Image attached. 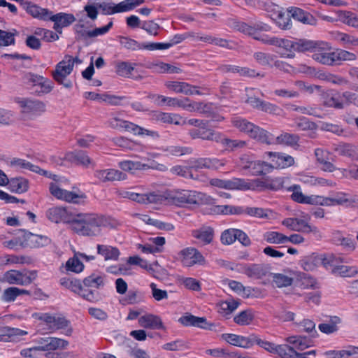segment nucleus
<instances>
[{"label":"nucleus","mask_w":358,"mask_h":358,"mask_svg":"<svg viewBox=\"0 0 358 358\" xmlns=\"http://www.w3.org/2000/svg\"><path fill=\"white\" fill-rule=\"evenodd\" d=\"M211 211L217 215H241L242 207L231 205H216L212 208Z\"/></svg>","instance_id":"obj_43"},{"label":"nucleus","mask_w":358,"mask_h":358,"mask_svg":"<svg viewBox=\"0 0 358 358\" xmlns=\"http://www.w3.org/2000/svg\"><path fill=\"white\" fill-rule=\"evenodd\" d=\"M57 329H63V333L66 336H71L73 331L71 327L69 326V321H67L64 317L55 316V322L52 331H55Z\"/></svg>","instance_id":"obj_56"},{"label":"nucleus","mask_w":358,"mask_h":358,"mask_svg":"<svg viewBox=\"0 0 358 358\" xmlns=\"http://www.w3.org/2000/svg\"><path fill=\"white\" fill-rule=\"evenodd\" d=\"M192 236L201 245H206L212 243L214 238V230L212 227L203 226L192 231Z\"/></svg>","instance_id":"obj_24"},{"label":"nucleus","mask_w":358,"mask_h":358,"mask_svg":"<svg viewBox=\"0 0 358 358\" xmlns=\"http://www.w3.org/2000/svg\"><path fill=\"white\" fill-rule=\"evenodd\" d=\"M8 189L13 193L22 194L29 189V182L24 178H13L9 179Z\"/></svg>","instance_id":"obj_33"},{"label":"nucleus","mask_w":358,"mask_h":358,"mask_svg":"<svg viewBox=\"0 0 358 358\" xmlns=\"http://www.w3.org/2000/svg\"><path fill=\"white\" fill-rule=\"evenodd\" d=\"M23 9L33 17L43 20H48L50 12L48 9L41 8L30 1L22 2Z\"/></svg>","instance_id":"obj_28"},{"label":"nucleus","mask_w":358,"mask_h":358,"mask_svg":"<svg viewBox=\"0 0 358 358\" xmlns=\"http://www.w3.org/2000/svg\"><path fill=\"white\" fill-rule=\"evenodd\" d=\"M140 219L145 222V224L153 225L156 227L157 229L161 230H165L167 231H173L174 229V226L171 223H166L161 222L157 220H154L149 217L146 215H142L140 216Z\"/></svg>","instance_id":"obj_50"},{"label":"nucleus","mask_w":358,"mask_h":358,"mask_svg":"<svg viewBox=\"0 0 358 358\" xmlns=\"http://www.w3.org/2000/svg\"><path fill=\"white\" fill-rule=\"evenodd\" d=\"M238 306V303L234 300L222 301L219 303V312L224 315H227L235 310Z\"/></svg>","instance_id":"obj_57"},{"label":"nucleus","mask_w":358,"mask_h":358,"mask_svg":"<svg viewBox=\"0 0 358 358\" xmlns=\"http://www.w3.org/2000/svg\"><path fill=\"white\" fill-rule=\"evenodd\" d=\"M238 182H240V178H233L231 180L214 178L210 180V184L212 186L229 190H238Z\"/></svg>","instance_id":"obj_42"},{"label":"nucleus","mask_w":358,"mask_h":358,"mask_svg":"<svg viewBox=\"0 0 358 358\" xmlns=\"http://www.w3.org/2000/svg\"><path fill=\"white\" fill-rule=\"evenodd\" d=\"M288 189L292 192L291 198L292 200L297 203L327 207V196L318 194L306 195L303 193L299 185H294L289 187Z\"/></svg>","instance_id":"obj_8"},{"label":"nucleus","mask_w":358,"mask_h":358,"mask_svg":"<svg viewBox=\"0 0 358 358\" xmlns=\"http://www.w3.org/2000/svg\"><path fill=\"white\" fill-rule=\"evenodd\" d=\"M310 216L304 212H301L294 217H288L282 221V224L287 229L298 232L313 233L317 234L319 233L318 229L309 224Z\"/></svg>","instance_id":"obj_6"},{"label":"nucleus","mask_w":358,"mask_h":358,"mask_svg":"<svg viewBox=\"0 0 358 358\" xmlns=\"http://www.w3.org/2000/svg\"><path fill=\"white\" fill-rule=\"evenodd\" d=\"M119 166L125 171H133L135 170H144L148 169H156L160 171H166L168 170V167L166 165L155 162H150V164H145L138 162L123 161L120 162Z\"/></svg>","instance_id":"obj_19"},{"label":"nucleus","mask_w":358,"mask_h":358,"mask_svg":"<svg viewBox=\"0 0 358 358\" xmlns=\"http://www.w3.org/2000/svg\"><path fill=\"white\" fill-rule=\"evenodd\" d=\"M95 177L102 182H113L124 180V173L113 169L98 170L95 172Z\"/></svg>","instance_id":"obj_29"},{"label":"nucleus","mask_w":358,"mask_h":358,"mask_svg":"<svg viewBox=\"0 0 358 358\" xmlns=\"http://www.w3.org/2000/svg\"><path fill=\"white\" fill-rule=\"evenodd\" d=\"M134 66V64L127 62L118 63L116 65V73L121 76L128 77L131 74Z\"/></svg>","instance_id":"obj_64"},{"label":"nucleus","mask_w":358,"mask_h":358,"mask_svg":"<svg viewBox=\"0 0 358 358\" xmlns=\"http://www.w3.org/2000/svg\"><path fill=\"white\" fill-rule=\"evenodd\" d=\"M159 105H166L173 107H182L187 110H194L196 107L194 104L186 103L182 100H179L176 98L166 97L164 96H157L155 100Z\"/></svg>","instance_id":"obj_31"},{"label":"nucleus","mask_w":358,"mask_h":358,"mask_svg":"<svg viewBox=\"0 0 358 358\" xmlns=\"http://www.w3.org/2000/svg\"><path fill=\"white\" fill-rule=\"evenodd\" d=\"M294 350L287 345H275L273 355L281 358H292Z\"/></svg>","instance_id":"obj_60"},{"label":"nucleus","mask_w":358,"mask_h":358,"mask_svg":"<svg viewBox=\"0 0 358 358\" xmlns=\"http://www.w3.org/2000/svg\"><path fill=\"white\" fill-rule=\"evenodd\" d=\"M127 263L131 265H138L148 272L153 271L152 265L150 264L145 259H142L138 255L129 257Z\"/></svg>","instance_id":"obj_62"},{"label":"nucleus","mask_w":358,"mask_h":358,"mask_svg":"<svg viewBox=\"0 0 358 358\" xmlns=\"http://www.w3.org/2000/svg\"><path fill=\"white\" fill-rule=\"evenodd\" d=\"M334 51L330 43L323 41H317L312 57L314 60L322 64L332 65L334 64Z\"/></svg>","instance_id":"obj_9"},{"label":"nucleus","mask_w":358,"mask_h":358,"mask_svg":"<svg viewBox=\"0 0 358 358\" xmlns=\"http://www.w3.org/2000/svg\"><path fill=\"white\" fill-rule=\"evenodd\" d=\"M341 320L338 317L333 316L331 317L328 321L320 324L318 329L324 334H333L338 329V325L341 324Z\"/></svg>","instance_id":"obj_41"},{"label":"nucleus","mask_w":358,"mask_h":358,"mask_svg":"<svg viewBox=\"0 0 358 358\" xmlns=\"http://www.w3.org/2000/svg\"><path fill=\"white\" fill-rule=\"evenodd\" d=\"M334 150L340 155L358 160V148L350 144H338Z\"/></svg>","instance_id":"obj_37"},{"label":"nucleus","mask_w":358,"mask_h":358,"mask_svg":"<svg viewBox=\"0 0 358 358\" xmlns=\"http://www.w3.org/2000/svg\"><path fill=\"white\" fill-rule=\"evenodd\" d=\"M36 278L34 271H19L10 270L4 273L3 281L9 284L25 285L31 283Z\"/></svg>","instance_id":"obj_12"},{"label":"nucleus","mask_w":358,"mask_h":358,"mask_svg":"<svg viewBox=\"0 0 358 358\" xmlns=\"http://www.w3.org/2000/svg\"><path fill=\"white\" fill-rule=\"evenodd\" d=\"M166 88L176 93H182L187 95L199 94V92L196 87L184 82L168 81L165 83Z\"/></svg>","instance_id":"obj_27"},{"label":"nucleus","mask_w":358,"mask_h":358,"mask_svg":"<svg viewBox=\"0 0 358 358\" xmlns=\"http://www.w3.org/2000/svg\"><path fill=\"white\" fill-rule=\"evenodd\" d=\"M275 10V12L272 15V19L280 28L283 29H288L290 26V20L288 15H285L278 6H276Z\"/></svg>","instance_id":"obj_46"},{"label":"nucleus","mask_w":358,"mask_h":358,"mask_svg":"<svg viewBox=\"0 0 358 358\" xmlns=\"http://www.w3.org/2000/svg\"><path fill=\"white\" fill-rule=\"evenodd\" d=\"M268 43L278 48V52L283 57L292 58L294 56V40L272 37Z\"/></svg>","instance_id":"obj_17"},{"label":"nucleus","mask_w":358,"mask_h":358,"mask_svg":"<svg viewBox=\"0 0 358 358\" xmlns=\"http://www.w3.org/2000/svg\"><path fill=\"white\" fill-rule=\"evenodd\" d=\"M144 0H124L115 4L116 11L117 13L128 12L142 4Z\"/></svg>","instance_id":"obj_51"},{"label":"nucleus","mask_w":358,"mask_h":358,"mask_svg":"<svg viewBox=\"0 0 358 358\" xmlns=\"http://www.w3.org/2000/svg\"><path fill=\"white\" fill-rule=\"evenodd\" d=\"M185 190H175L166 192L167 205L182 206L185 205Z\"/></svg>","instance_id":"obj_47"},{"label":"nucleus","mask_w":358,"mask_h":358,"mask_svg":"<svg viewBox=\"0 0 358 358\" xmlns=\"http://www.w3.org/2000/svg\"><path fill=\"white\" fill-rule=\"evenodd\" d=\"M334 64L339 62H352L357 59V55L351 52L338 49L334 51Z\"/></svg>","instance_id":"obj_53"},{"label":"nucleus","mask_w":358,"mask_h":358,"mask_svg":"<svg viewBox=\"0 0 358 358\" xmlns=\"http://www.w3.org/2000/svg\"><path fill=\"white\" fill-rule=\"evenodd\" d=\"M253 319V313L250 310H246L237 314L234 317V321L238 325L246 326L250 324Z\"/></svg>","instance_id":"obj_55"},{"label":"nucleus","mask_w":358,"mask_h":358,"mask_svg":"<svg viewBox=\"0 0 358 358\" xmlns=\"http://www.w3.org/2000/svg\"><path fill=\"white\" fill-rule=\"evenodd\" d=\"M146 203L165 204L167 205L166 192L162 194L158 192L146 194Z\"/></svg>","instance_id":"obj_61"},{"label":"nucleus","mask_w":358,"mask_h":358,"mask_svg":"<svg viewBox=\"0 0 358 358\" xmlns=\"http://www.w3.org/2000/svg\"><path fill=\"white\" fill-rule=\"evenodd\" d=\"M290 16L294 20L303 24H313L315 22V18L310 14L306 13L299 8H291L288 10Z\"/></svg>","instance_id":"obj_35"},{"label":"nucleus","mask_w":358,"mask_h":358,"mask_svg":"<svg viewBox=\"0 0 358 358\" xmlns=\"http://www.w3.org/2000/svg\"><path fill=\"white\" fill-rule=\"evenodd\" d=\"M315 155L317 162L323 171L331 173L337 169L334 163L329 161L330 152L329 151L322 148H317L315 150Z\"/></svg>","instance_id":"obj_25"},{"label":"nucleus","mask_w":358,"mask_h":358,"mask_svg":"<svg viewBox=\"0 0 358 358\" xmlns=\"http://www.w3.org/2000/svg\"><path fill=\"white\" fill-rule=\"evenodd\" d=\"M255 277L262 278H266L264 283L271 282L273 286L278 287H287L292 285L293 282L292 272L291 271L286 273H273L264 271V269L259 266H254L252 268Z\"/></svg>","instance_id":"obj_5"},{"label":"nucleus","mask_w":358,"mask_h":358,"mask_svg":"<svg viewBox=\"0 0 358 358\" xmlns=\"http://www.w3.org/2000/svg\"><path fill=\"white\" fill-rule=\"evenodd\" d=\"M98 253L102 255L106 260H116L119 255V250L110 245H99L97 246Z\"/></svg>","instance_id":"obj_48"},{"label":"nucleus","mask_w":358,"mask_h":358,"mask_svg":"<svg viewBox=\"0 0 358 358\" xmlns=\"http://www.w3.org/2000/svg\"><path fill=\"white\" fill-rule=\"evenodd\" d=\"M28 244L33 248L45 247L52 242L50 238L45 235L29 234L27 236Z\"/></svg>","instance_id":"obj_40"},{"label":"nucleus","mask_w":358,"mask_h":358,"mask_svg":"<svg viewBox=\"0 0 358 358\" xmlns=\"http://www.w3.org/2000/svg\"><path fill=\"white\" fill-rule=\"evenodd\" d=\"M179 322L185 326H194L202 329H210V325L204 317H198L186 314L179 318Z\"/></svg>","instance_id":"obj_32"},{"label":"nucleus","mask_w":358,"mask_h":358,"mask_svg":"<svg viewBox=\"0 0 358 358\" xmlns=\"http://www.w3.org/2000/svg\"><path fill=\"white\" fill-rule=\"evenodd\" d=\"M357 201V197L345 192H338L327 196V207L336 206H353Z\"/></svg>","instance_id":"obj_22"},{"label":"nucleus","mask_w":358,"mask_h":358,"mask_svg":"<svg viewBox=\"0 0 358 358\" xmlns=\"http://www.w3.org/2000/svg\"><path fill=\"white\" fill-rule=\"evenodd\" d=\"M326 355L333 357V358H352L357 355L355 346L349 345L345 349L341 350H330L325 353Z\"/></svg>","instance_id":"obj_49"},{"label":"nucleus","mask_w":358,"mask_h":358,"mask_svg":"<svg viewBox=\"0 0 358 358\" xmlns=\"http://www.w3.org/2000/svg\"><path fill=\"white\" fill-rule=\"evenodd\" d=\"M78 152H66L63 157L55 158V162L59 165H64L66 162L76 164L78 162Z\"/></svg>","instance_id":"obj_58"},{"label":"nucleus","mask_w":358,"mask_h":358,"mask_svg":"<svg viewBox=\"0 0 358 358\" xmlns=\"http://www.w3.org/2000/svg\"><path fill=\"white\" fill-rule=\"evenodd\" d=\"M232 124L240 131L245 133L256 141L267 144L272 143L273 141L271 134L245 119L235 117L232 120Z\"/></svg>","instance_id":"obj_3"},{"label":"nucleus","mask_w":358,"mask_h":358,"mask_svg":"<svg viewBox=\"0 0 358 358\" xmlns=\"http://www.w3.org/2000/svg\"><path fill=\"white\" fill-rule=\"evenodd\" d=\"M38 349L40 352H47L46 356L52 355L51 351L57 350H64L68 348L69 343L68 341L57 337L42 338L38 341Z\"/></svg>","instance_id":"obj_14"},{"label":"nucleus","mask_w":358,"mask_h":358,"mask_svg":"<svg viewBox=\"0 0 358 358\" xmlns=\"http://www.w3.org/2000/svg\"><path fill=\"white\" fill-rule=\"evenodd\" d=\"M317 41L299 39L294 40V50L298 52H313Z\"/></svg>","instance_id":"obj_54"},{"label":"nucleus","mask_w":358,"mask_h":358,"mask_svg":"<svg viewBox=\"0 0 358 358\" xmlns=\"http://www.w3.org/2000/svg\"><path fill=\"white\" fill-rule=\"evenodd\" d=\"M83 284L88 287L99 288L103 285V280L101 275L92 274L84 279Z\"/></svg>","instance_id":"obj_63"},{"label":"nucleus","mask_w":358,"mask_h":358,"mask_svg":"<svg viewBox=\"0 0 358 358\" xmlns=\"http://www.w3.org/2000/svg\"><path fill=\"white\" fill-rule=\"evenodd\" d=\"M185 204H214L215 199L212 196L202 192H197L190 190H185Z\"/></svg>","instance_id":"obj_23"},{"label":"nucleus","mask_w":358,"mask_h":358,"mask_svg":"<svg viewBox=\"0 0 358 358\" xmlns=\"http://www.w3.org/2000/svg\"><path fill=\"white\" fill-rule=\"evenodd\" d=\"M109 125L115 129H124L127 131H132L136 135H147L151 136L153 138L159 136L156 131L143 129L131 122L120 120L116 117L111 118L109 120Z\"/></svg>","instance_id":"obj_13"},{"label":"nucleus","mask_w":358,"mask_h":358,"mask_svg":"<svg viewBox=\"0 0 358 358\" xmlns=\"http://www.w3.org/2000/svg\"><path fill=\"white\" fill-rule=\"evenodd\" d=\"M320 260L319 255L313 253L303 257L300 262V265L303 270L306 271H313L320 265Z\"/></svg>","instance_id":"obj_45"},{"label":"nucleus","mask_w":358,"mask_h":358,"mask_svg":"<svg viewBox=\"0 0 358 358\" xmlns=\"http://www.w3.org/2000/svg\"><path fill=\"white\" fill-rule=\"evenodd\" d=\"M333 239L336 244L343 246L349 251H352L356 248L355 241L350 236H345L340 231H336L333 234Z\"/></svg>","instance_id":"obj_38"},{"label":"nucleus","mask_w":358,"mask_h":358,"mask_svg":"<svg viewBox=\"0 0 358 358\" xmlns=\"http://www.w3.org/2000/svg\"><path fill=\"white\" fill-rule=\"evenodd\" d=\"M178 260L186 267H191L196 264L203 265L206 259L203 255L195 248L188 247L182 249L178 253Z\"/></svg>","instance_id":"obj_10"},{"label":"nucleus","mask_w":358,"mask_h":358,"mask_svg":"<svg viewBox=\"0 0 358 358\" xmlns=\"http://www.w3.org/2000/svg\"><path fill=\"white\" fill-rule=\"evenodd\" d=\"M245 169H249L251 170V173L253 175H259L269 172L271 170V166L268 163L264 162H248L247 164L244 165Z\"/></svg>","instance_id":"obj_44"},{"label":"nucleus","mask_w":358,"mask_h":358,"mask_svg":"<svg viewBox=\"0 0 358 358\" xmlns=\"http://www.w3.org/2000/svg\"><path fill=\"white\" fill-rule=\"evenodd\" d=\"M15 103L20 109V113L27 117L34 118L42 115L46 110L45 104L35 99L29 97H17Z\"/></svg>","instance_id":"obj_7"},{"label":"nucleus","mask_w":358,"mask_h":358,"mask_svg":"<svg viewBox=\"0 0 358 358\" xmlns=\"http://www.w3.org/2000/svg\"><path fill=\"white\" fill-rule=\"evenodd\" d=\"M45 215L53 223L69 224L72 229V220L74 215H72L66 207L62 206H52L47 210Z\"/></svg>","instance_id":"obj_11"},{"label":"nucleus","mask_w":358,"mask_h":358,"mask_svg":"<svg viewBox=\"0 0 358 358\" xmlns=\"http://www.w3.org/2000/svg\"><path fill=\"white\" fill-rule=\"evenodd\" d=\"M286 341L293 350H304L312 345V341L303 336H293L286 338Z\"/></svg>","instance_id":"obj_34"},{"label":"nucleus","mask_w":358,"mask_h":358,"mask_svg":"<svg viewBox=\"0 0 358 358\" xmlns=\"http://www.w3.org/2000/svg\"><path fill=\"white\" fill-rule=\"evenodd\" d=\"M221 338L231 345L245 349L250 348L254 345L255 334L243 336L234 334H223Z\"/></svg>","instance_id":"obj_18"},{"label":"nucleus","mask_w":358,"mask_h":358,"mask_svg":"<svg viewBox=\"0 0 358 358\" xmlns=\"http://www.w3.org/2000/svg\"><path fill=\"white\" fill-rule=\"evenodd\" d=\"M48 20L54 22V29L61 34L63 28L69 27L75 22L76 17L71 13H59L52 15V13L50 12Z\"/></svg>","instance_id":"obj_21"},{"label":"nucleus","mask_w":358,"mask_h":358,"mask_svg":"<svg viewBox=\"0 0 358 358\" xmlns=\"http://www.w3.org/2000/svg\"><path fill=\"white\" fill-rule=\"evenodd\" d=\"M52 182L49 185V191L55 199L74 204H81L87 199L86 194L78 189L67 190L64 188L66 180L59 176L53 174L50 178Z\"/></svg>","instance_id":"obj_2"},{"label":"nucleus","mask_w":358,"mask_h":358,"mask_svg":"<svg viewBox=\"0 0 358 358\" xmlns=\"http://www.w3.org/2000/svg\"><path fill=\"white\" fill-rule=\"evenodd\" d=\"M60 284L64 287L80 295L87 301H92L94 299L93 293L92 292H85L80 280L76 278H62L60 280Z\"/></svg>","instance_id":"obj_16"},{"label":"nucleus","mask_w":358,"mask_h":358,"mask_svg":"<svg viewBox=\"0 0 358 358\" xmlns=\"http://www.w3.org/2000/svg\"><path fill=\"white\" fill-rule=\"evenodd\" d=\"M264 240L271 244H284L287 243V236L278 231H268L264 234Z\"/></svg>","instance_id":"obj_52"},{"label":"nucleus","mask_w":358,"mask_h":358,"mask_svg":"<svg viewBox=\"0 0 358 358\" xmlns=\"http://www.w3.org/2000/svg\"><path fill=\"white\" fill-rule=\"evenodd\" d=\"M81 60L78 57H73L70 55H65L55 66L52 72V77L58 83L63 85L66 88H70L72 86L71 81H67L66 78L72 73L75 64H80Z\"/></svg>","instance_id":"obj_4"},{"label":"nucleus","mask_w":358,"mask_h":358,"mask_svg":"<svg viewBox=\"0 0 358 358\" xmlns=\"http://www.w3.org/2000/svg\"><path fill=\"white\" fill-rule=\"evenodd\" d=\"M94 259L92 255H87L84 253L76 252L73 256L69 258L65 264V269L68 272L80 273L83 271L85 266L83 261L90 262Z\"/></svg>","instance_id":"obj_15"},{"label":"nucleus","mask_w":358,"mask_h":358,"mask_svg":"<svg viewBox=\"0 0 358 358\" xmlns=\"http://www.w3.org/2000/svg\"><path fill=\"white\" fill-rule=\"evenodd\" d=\"M140 326L148 329H165L161 318L152 314H147L138 319Z\"/></svg>","instance_id":"obj_30"},{"label":"nucleus","mask_w":358,"mask_h":358,"mask_svg":"<svg viewBox=\"0 0 358 358\" xmlns=\"http://www.w3.org/2000/svg\"><path fill=\"white\" fill-rule=\"evenodd\" d=\"M345 178L358 180V166L350 164L347 168H337Z\"/></svg>","instance_id":"obj_59"},{"label":"nucleus","mask_w":358,"mask_h":358,"mask_svg":"<svg viewBox=\"0 0 358 358\" xmlns=\"http://www.w3.org/2000/svg\"><path fill=\"white\" fill-rule=\"evenodd\" d=\"M242 214H246L251 217L257 218H269L272 217L273 212L268 208H262L258 207H242Z\"/></svg>","instance_id":"obj_39"},{"label":"nucleus","mask_w":358,"mask_h":358,"mask_svg":"<svg viewBox=\"0 0 358 358\" xmlns=\"http://www.w3.org/2000/svg\"><path fill=\"white\" fill-rule=\"evenodd\" d=\"M108 224V219L101 215L79 213L73 216L72 230L83 236H97L102 234V229Z\"/></svg>","instance_id":"obj_1"},{"label":"nucleus","mask_w":358,"mask_h":358,"mask_svg":"<svg viewBox=\"0 0 358 358\" xmlns=\"http://www.w3.org/2000/svg\"><path fill=\"white\" fill-rule=\"evenodd\" d=\"M26 334H27V332L25 331L6 327L0 331V341H14L15 338Z\"/></svg>","instance_id":"obj_36"},{"label":"nucleus","mask_w":358,"mask_h":358,"mask_svg":"<svg viewBox=\"0 0 358 358\" xmlns=\"http://www.w3.org/2000/svg\"><path fill=\"white\" fill-rule=\"evenodd\" d=\"M267 155L271 159V169H285L292 166L294 162V158L286 154L268 152Z\"/></svg>","instance_id":"obj_26"},{"label":"nucleus","mask_w":358,"mask_h":358,"mask_svg":"<svg viewBox=\"0 0 358 358\" xmlns=\"http://www.w3.org/2000/svg\"><path fill=\"white\" fill-rule=\"evenodd\" d=\"M238 190H254V191H262L266 189L267 187H276L278 185H272L269 180H244L240 178V182H238Z\"/></svg>","instance_id":"obj_20"}]
</instances>
